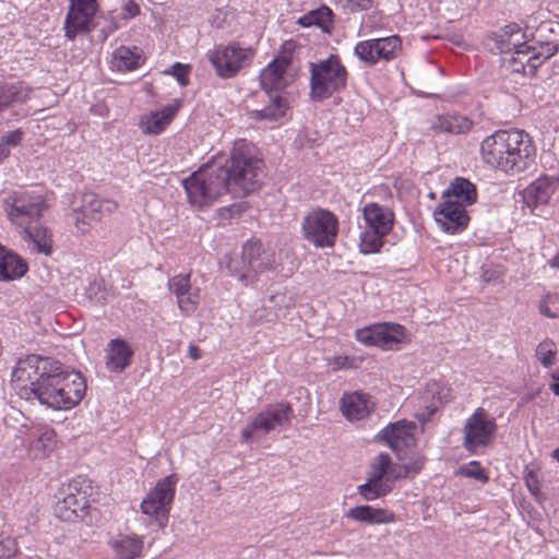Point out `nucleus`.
<instances>
[{"instance_id": "obj_1", "label": "nucleus", "mask_w": 559, "mask_h": 559, "mask_svg": "<svg viewBox=\"0 0 559 559\" xmlns=\"http://www.w3.org/2000/svg\"><path fill=\"white\" fill-rule=\"evenodd\" d=\"M12 382L21 399L37 401L57 411L73 408L86 392V381L81 372L68 370L60 361L38 355H28L17 361Z\"/></svg>"}, {"instance_id": "obj_2", "label": "nucleus", "mask_w": 559, "mask_h": 559, "mask_svg": "<svg viewBox=\"0 0 559 559\" xmlns=\"http://www.w3.org/2000/svg\"><path fill=\"white\" fill-rule=\"evenodd\" d=\"M263 162L241 147H235L224 164L206 163L182 181L188 201L199 207L209 205L226 193L234 197L254 191L263 178Z\"/></svg>"}, {"instance_id": "obj_3", "label": "nucleus", "mask_w": 559, "mask_h": 559, "mask_svg": "<svg viewBox=\"0 0 559 559\" xmlns=\"http://www.w3.org/2000/svg\"><path fill=\"white\" fill-rule=\"evenodd\" d=\"M480 156L487 165L508 175H516L534 165L536 148L530 135L522 130H498L483 140Z\"/></svg>"}, {"instance_id": "obj_4", "label": "nucleus", "mask_w": 559, "mask_h": 559, "mask_svg": "<svg viewBox=\"0 0 559 559\" xmlns=\"http://www.w3.org/2000/svg\"><path fill=\"white\" fill-rule=\"evenodd\" d=\"M224 262L229 275L237 277L243 285L253 284L260 273L277 266L275 252L265 247L260 239H250L243 246L241 254L225 255Z\"/></svg>"}, {"instance_id": "obj_5", "label": "nucleus", "mask_w": 559, "mask_h": 559, "mask_svg": "<svg viewBox=\"0 0 559 559\" xmlns=\"http://www.w3.org/2000/svg\"><path fill=\"white\" fill-rule=\"evenodd\" d=\"M310 98L322 102L346 88L348 72L337 55L309 62Z\"/></svg>"}, {"instance_id": "obj_6", "label": "nucleus", "mask_w": 559, "mask_h": 559, "mask_svg": "<svg viewBox=\"0 0 559 559\" xmlns=\"http://www.w3.org/2000/svg\"><path fill=\"white\" fill-rule=\"evenodd\" d=\"M294 409L287 402L266 405L241 431V438L250 441L275 430L287 429L294 419Z\"/></svg>"}, {"instance_id": "obj_7", "label": "nucleus", "mask_w": 559, "mask_h": 559, "mask_svg": "<svg viewBox=\"0 0 559 559\" xmlns=\"http://www.w3.org/2000/svg\"><path fill=\"white\" fill-rule=\"evenodd\" d=\"M46 209L44 195L35 190L15 191L4 200L9 219L20 228L38 223Z\"/></svg>"}, {"instance_id": "obj_8", "label": "nucleus", "mask_w": 559, "mask_h": 559, "mask_svg": "<svg viewBox=\"0 0 559 559\" xmlns=\"http://www.w3.org/2000/svg\"><path fill=\"white\" fill-rule=\"evenodd\" d=\"M302 237L316 248H332L338 234V218L329 210L317 207L301 222Z\"/></svg>"}, {"instance_id": "obj_9", "label": "nucleus", "mask_w": 559, "mask_h": 559, "mask_svg": "<svg viewBox=\"0 0 559 559\" xmlns=\"http://www.w3.org/2000/svg\"><path fill=\"white\" fill-rule=\"evenodd\" d=\"M497 428L495 417L490 416L485 408L477 407L462 428L463 448L469 453H475L478 449L489 445Z\"/></svg>"}, {"instance_id": "obj_10", "label": "nucleus", "mask_w": 559, "mask_h": 559, "mask_svg": "<svg viewBox=\"0 0 559 559\" xmlns=\"http://www.w3.org/2000/svg\"><path fill=\"white\" fill-rule=\"evenodd\" d=\"M253 58L251 48H242L237 44L218 47L209 53L211 64L222 79L234 78L240 69L250 64Z\"/></svg>"}, {"instance_id": "obj_11", "label": "nucleus", "mask_w": 559, "mask_h": 559, "mask_svg": "<svg viewBox=\"0 0 559 559\" xmlns=\"http://www.w3.org/2000/svg\"><path fill=\"white\" fill-rule=\"evenodd\" d=\"M117 207V202L112 200H102L93 192H84L79 201H74L75 226L84 234L93 223L99 222L105 213H112Z\"/></svg>"}, {"instance_id": "obj_12", "label": "nucleus", "mask_w": 559, "mask_h": 559, "mask_svg": "<svg viewBox=\"0 0 559 559\" xmlns=\"http://www.w3.org/2000/svg\"><path fill=\"white\" fill-rule=\"evenodd\" d=\"M97 12V0H70L69 11L64 21L66 37L74 40L95 27L94 17Z\"/></svg>"}, {"instance_id": "obj_13", "label": "nucleus", "mask_w": 559, "mask_h": 559, "mask_svg": "<svg viewBox=\"0 0 559 559\" xmlns=\"http://www.w3.org/2000/svg\"><path fill=\"white\" fill-rule=\"evenodd\" d=\"M356 340L367 346H377L384 350L397 347L405 337V328L397 323H379L355 332Z\"/></svg>"}, {"instance_id": "obj_14", "label": "nucleus", "mask_w": 559, "mask_h": 559, "mask_svg": "<svg viewBox=\"0 0 559 559\" xmlns=\"http://www.w3.org/2000/svg\"><path fill=\"white\" fill-rule=\"evenodd\" d=\"M178 477L175 474L160 479L141 502L144 514L167 518L175 497Z\"/></svg>"}, {"instance_id": "obj_15", "label": "nucleus", "mask_w": 559, "mask_h": 559, "mask_svg": "<svg viewBox=\"0 0 559 559\" xmlns=\"http://www.w3.org/2000/svg\"><path fill=\"white\" fill-rule=\"evenodd\" d=\"M433 216L441 229L448 234L461 233L467 227L469 221L464 204L452 199L440 203Z\"/></svg>"}, {"instance_id": "obj_16", "label": "nucleus", "mask_w": 559, "mask_h": 559, "mask_svg": "<svg viewBox=\"0 0 559 559\" xmlns=\"http://www.w3.org/2000/svg\"><path fill=\"white\" fill-rule=\"evenodd\" d=\"M415 424L407 420H400L389 424L378 435L377 438L383 440L388 447L402 460V452L415 444L413 430Z\"/></svg>"}, {"instance_id": "obj_17", "label": "nucleus", "mask_w": 559, "mask_h": 559, "mask_svg": "<svg viewBox=\"0 0 559 559\" xmlns=\"http://www.w3.org/2000/svg\"><path fill=\"white\" fill-rule=\"evenodd\" d=\"M190 274H178L168 280V289L177 298V305L183 316L192 314L200 302V289L193 288Z\"/></svg>"}, {"instance_id": "obj_18", "label": "nucleus", "mask_w": 559, "mask_h": 559, "mask_svg": "<svg viewBox=\"0 0 559 559\" xmlns=\"http://www.w3.org/2000/svg\"><path fill=\"white\" fill-rule=\"evenodd\" d=\"M530 56L525 60V62L520 59L519 61L513 58V72H524L530 74H534L535 71L550 57H552L558 51V45L554 41H542L533 38L531 40L530 46Z\"/></svg>"}, {"instance_id": "obj_19", "label": "nucleus", "mask_w": 559, "mask_h": 559, "mask_svg": "<svg viewBox=\"0 0 559 559\" xmlns=\"http://www.w3.org/2000/svg\"><path fill=\"white\" fill-rule=\"evenodd\" d=\"M340 408L343 416L349 421H358L367 418L374 409L371 395L360 391L346 392L340 400Z\"/></svg>"}, {"instance_id": "obj_20", "label": "nucleus", "mask_w": 559, "mask_h": 559, "mask_svg": "<svg viewBox=\"0 0 559 559\" xmlns=\"http://www.w3.org/2000/svg\"><path fill=\"white\" fill-rule=\"evenodd\" d=\"M559 186L555 176H540L523 191V201L532 211L539 205H546Z\"/></svg>"}, {"instance_id": "obj_21", "label": "nucleus", "mask_w": 559, "mask_h": 559, "mask_svg": "<svg viewBox=\"0 0 559 559\" xmlns=\"http://www.w3.org/2000/svg\"><path fill=\"white\" fill-rule=\"evenodd\" d=\"M105 353L106 368L115 373L123 372L131 365L134 356V350L130 344L120 337L110 340Z\"/></svg>"}, {"instance_id": "obj_22", "label": "nucleus", "mask_w": 559, "mask_h": 559, "mask_svg": "<svg viewBox=\"0 0 559 559\" xmlns=\"http://www.w3.org/2000/svg\"><path fill=\"white\" fill-rule=\"evenodd\" d=\"M525 34L515 23L506 25L499 33L497 45L501 52H514L518 55V61L521 56L525 57L530 53L531 41L524 40Z\"/></svg>"}, {"instance_id": "obj_23", "label": "nucleus", "mask_w": 559, "mask_h": 559, "mask_svg": "<svg viewBox=\"0 0 559 559\" xmlns=\"http://www.w3.org/2000/svg\"><path fill=\"white\" fill-rule=\"evenodd\" d=\"M87 506L88 500L85 493L70 484L66 496L56 503L55 512L62 521L73 522L81 516L80 513H83Z\"/></svg>"}, {"instance_id": "obj_24", "label": "nucleus", "mask_w": 559, "mask_h": 559, "mask_svg": "<svg viewBox=\"0 0 559 559\" xmlns=\"http://www.w3.org/2000/svg\"><path fill=\"white\" fill-rule=\"evenodd\" d=\"M365 227L389 234L394 225V212L391 207L376 202L366 203L362 207Z\"/></svg>"}, {"instance_id": "obj_25", "label": "nucleus", "mask_w": 559, "mask_h": 559, "mask_svg": "<svg viewBox=\"0 0 559 559\" xmlns=\"http://www.w3.org/2000/svg\"><path fill=\"white\" fill-rule=\"evenodd\" d=\"M345 518L358 523L368 525L390 524L396 520L395 514L382 508H374L369 504H361L346 511Z\"/></svg>"}, {"instance_id": "obj_26", "label": "nucleus", "mask_w": 559, "mask_h": 559, "mask_svg": "<svg viewBox=\"0 0 559 559\" xmlns=\"http://www.w3.org/2000/svg\"><path fill=\"white\" fill-rule=\"evenodd\" d=\"M28 270L26 261L0 243V282L23 277Z\"/></svg>"}, {"instance_id": "obj_27", "label": "nucleus", "mask_w": 559, "mask_h": 559, "mask_svg": "<svg viewBox=\"0 0 559 559\" xmlns=\"http://www.w3.org/2000/svg\"><path fill=\"white\" fill-rule=\"evenodd\" d=\"M473 128V121L461 114L437 115L430 122V129L453 135L465 134Z\"/></svg>"}, {"instance_id": "obj_28", "label": "nucleus", "mask_w": 559, "mask_h": 559, "mask_svg": "<svg viewBox=\"0 0 559 559\" xmlns=\"http://www.w3.org/2000/svg\"><path fill=\"white\" fill-rule=\"evenodd\" d=\"M22 237L32 246V250L45 255L52 253V239L51 235L46 227L35 223L27 227H22Z\"/></svg>"}, {"instance_id": "obj_29", "label": "nucleus", "mask_w": 559, "mask_h": 559, "mask_svg": "<svg viewBox=\"0 0 559 559\" xmlns=\"http://www.w3.org/2000/svg\"><path fill=\"white\" fill-rule=\"evenodd\" d=\"M31 90L23 82L0 83V112L23 104L29 98Z\"/></svg>"}, {"instance_id": "obj_30", "label": "nucleus", "mask_w": 559, "mask_h": 559, "mask_svg": "<svg viewBox=\"0 0 559 559\" xmlns=\"http://www.w3.org/2000/svg\"><path fill=\"white\" fill-rule=\"evenodd\" d=\"M288 71L283 69L276 62L272 61L262 70L260 74V84L266 94L277 92L285 88L289 81L287 76Z\"/></svg>"}, {"instance_id": "obj_31", "label": "nucleus", "mask_w": 559, "mask_h": 559, "mask_svg": "<svg viewBox=\"0 0 559 559\" xmlns=\"http://www.w3.org/2000/svg\"><path fill=\"white\" fill-rule=\"evenodd\" d=\"M270 98V105L262 109H254L249 111V118L257 121H277L283 118L288 109V104L285 98L277 94H266Z\"/></svg>"}, {"instance_id": "obj_32", "label": "nucleus", "mask_w": 559, "mask_h": 559, "mask_svg": "<svg viewBox=\"0 0 559 559\" xmlns=\"http://www.w3.org/2000/svg\"><path fill=\"white\" fill-rule=\"evenodd\" d=\"M443 198H455L454 201L461 202L464 206L472 205L477 201V190L469 180L457 177L453 180L449 190L443 193Z\"/></svg>"}, {"instance_id": "obj_33", "label": "nucleus", "mask_w": 559, "mask_h": 559, "mask_svg": "<svg viewBox=\"0 0 559 559\" xmlns=\"http://www.w3.org/2000/svg\"><path fill=\"white\" fill-rule=\"evenodd\" d=\"M111 547L116 559H135L142 551L143 540L136 535H121L111 543Z\"/></svg>"}, {"instance_id": "obj_34", "label": "nucleus", "mask_w": 559, "mask_h": 559, "mask_svg": "<svg viewBox=\"0 0 559 559\" xmlns=\"http://www.w3.org/2000/svg\"><path fill=\"white\" fill-rule=\"evenodd\" d=\"M141 55L138 48L120 46L112 53L111 68L117 71H132L140 67Z\"/></svg>"}, {"instance_id": "obj_35", "label": "nucleus", "mask_w": 559, "mask_h": 559, "mask_svg": "<svg viewBox=\"0 0 559 559\" xmlns=\"http://www.w3.org/2000/svg\"><path fill=\"white\" fill-rule=\"evenodd\" d=\"M333 12L328 7H321L302 15L298 23L304 27L318 26L324 33H330L333 27Z\"/></svg>"}, {"instance_id": "obj_36", "label": "nucleus", "mask_w": 559, "mask_h": 559, "mask_svg": "<svg viewBox=\"0 0 559 559\" xmlns=\"http://www.w3.org/2000/svg\"><path fill=\"white\" fill-rule=\"evenodd\" d=\"M386 234L364 227L359 235V252L374 254L380 252Z\"/></svg>"}, {"instance_id": "obj_37", "label": "nucleus", "mask_w": 559, "mask_h": 559, "mask_svg": "<svg viewBox=\"0 0 559 559\" xmlns=\"http://www.w3.org/2000/svg\"><path fill=\"white\" fill-rule=\"evenodd\" d=\"M370 468L371 472L368 478L378 483H384L385 477L388 480H394L392 471H396V467L392 466V460L388 453H379L371 462Z\"/></svg>"}, {"instance_id": "obj_38", "label": "nucleus", "mask_w": 559, "mask_h": 559, "mask_svg": "<svg viewBox=\"0 0 559 559\" xmlns=\"http://www.w3.org/2000/svg\"><path fill=\"white\" fill-rule=\"evenodd\" d=\"M391 488L384 483H378L370 478L357 487L358 495L366 501H373L388 495Z\"/></svg>"}, {"instance_id": "obj_39", "label": "nucleus", "mask_w": 559, "mask_h": 559, "mask_svg": "<svg viewBox=\"0 0 559 559\" xmlns=\"http://www.w3.org/2000/svg\"><path fill=\"white\" fill-rule=\"evenodd\" d=\"M377 49L379 50L380 59L385 61L393 60L401 50V39L396 35L376 39Z\"/></svg>"}, {"instance_id": "obj_40", "label": "nucleus", "mask_w": 559, "mask_h": 559, "mask_svg": "<svg viewBox=\"0 0 559 559\" xmlns=\"http://www.w3.org/2000/svg\"><path fill=\"white\" fill-rule=\"evenodd\" d=\"M355 55L368 66H374L380 59L376 39L362 40L356 44Z\"/></svg>"}, {"instance_id": "obj_41", "label": "nucleus", "mask_w": 559, "mask_h": 559, "mask_svg": "<svg viewBox=\"0 0 559 559\" xmlns=\"http://www.w3.org/2000/svg\"><path fill=\"white\" fill-rule=\"evenodd\" d=\"M556 355L557 346L555 342L549 338L542 341L536 348V356L546 368L552 366Z\"/></svg>"}, {"instance_id": "obj_42", "label": "nucleus", "mask_w": 559, "mask_h": 559, "mask_svg": "<svg viewBox=\"0 0 559 559\" xmlns=\"http://www.w3.org/2000/svg\"><path fill=\"white\" fill-rule=\"evenodd\" d=\"M425 459L423 456L416 455L414 457H411V460L407 463L399 467V471H392V478L399 479L414 476L423 469Z\"/></svg>"}, {"instance_id": "obj_43", "label": "nucleus", "mask_w": 559, "mask_h": 559, "mask_svg": "<svg viewBox=\"0 0 559 559\" xmlns=\"http://www.w3.org/2000/svg\"><path fill=\"white\" fill-rule=\"evenodd\" d=\"M53 431H45L37 439L32 442V450L35 455H46L52 451L56 440Z\"/></svg>"}, {"instance_id": "obj_44", "label": "nucleus", "mask_w": 559, "mask_h": 559, "mask_svg": "<svg viewBox=\"0 0 559 559\" xmlns=\"http://www.w3.org/2000/svg\"><path fill=\"white\" fill-rule=\"evenodd\" d=\"M460 474L468 478H474L481 484H486L488 481V476L480 466V463L477 461H472L466 466H462L460 468Z\"/></svg>"}, {"instance_id": "obj_45", "label": "nucleus", "mask_w": 559, "mask_h": 559, "mask_svg": "<svg viewBox=\"0 0 559 559\" xmlns=\"http://www.w3.org/2000/svg\"><path fill=\"white\" fill-rule=\"evenodd\" d=\"M296 48V44L292 40L285 41L282 46L281 53L273 60L283 69L289 71V68L293 64V52Z\"/></svg>"}, {"instance_id": "obj_46", "label": "nucleus", "mask_w": 559, "mask_h": 559, "mask_svg": "<svg viewBox=\"0 0 559 559\" xmlns=\"http://www.w3.org/2000/svg\"><path fill=\"white\" fill-rule=\"evenodd\" d=\"M168 126V122H166L164 119H162V116L155 111L150 115L146 122L144 123V132L150 134H158Z\"/></svg>"}, {"instance_id": "obj_47", "label": "nucleus", "mask_w": 559, "mask_h": 559, "mask_svg": "<svg viewBox=\"0 0 559 559\" xmlns=\"http://www.w3.org/2000/svg\"><path fill=\"white\" fill-rule=\"evenodd\" d=\"M524 480L528 491L537 497L540 495V481L538 477V473L534 469H525L524 472Z\"/></svg>"}, {"instance_id": "obj_48", "label": "nucleus", "mask_w": 559, "mask_h": 559, "mask_svg": "<svg viewBox=\"0 0 559 559\" xmlns=\"http://www.w3.org/2000/svg\"><path fill=\"white\" fill-rule=\"evenodd\" d=\"M188 71V66H185L180 62H176L171 66L170 70L165 71V73L173 74L181 86H187L189 84Z\"/></svg>"}, {"instance_id": "obj_49", "label": "nucleus", "mask_w": 559, "mask_h": 559, "mask_svg": "<svg viewBox=\"0 0 559 559\" xmlns=\"http://www.w3.org/2000/svg\"><path fill=\"white\" fill-rule=\"evenodd\" d=\"M17 554V545L13 538H4L0 542V558L10 559Z\"/></svg>"}, {"instance_id": "obj_50", "label": "nucleus", "mask_w": 559, "mask_h": 559, "mask_svg": "<svg viewBox=\"0 0 559 559\" xmlns=\"http://www.w3.org/2000/svg\"><path fill=\"white\" fill-rule=\"evenodd\" d=\"M24 132L22 129H16L4 134L1 138V142H3L7 146H17L23 140Z\"/></svg>"}, {"instance_id": "obj_51", "label": "nucleus", "mask_w": 559, "mask_h": 559, "mask_svg": "<svg viewBox=\"0 0 559 559\" xmlns=\"http://www.w3.org/2000/svg\"><path fill=\"white\" fill-rule=\"evenodd\" d=\"M179 107L180 103L176 100V103L165 106L162 110L157 112L162 116V119H164L169 124L170 121L176 116L177 111L179 110Z\"/></svg>"}, {"instance_id": "obj_52", "label": "nucleus", "mask_w": 559, "mask_h": 559, "mask_svg": "<svg viewBox=\"0 0 559 559\" xmlns=\"http://www.w3.org/2000/svg\"><path fill=\"white\" fill-rule=\"evenodd\" d=\"M140 12V8L139 5L134 2V1H128L123 8H122V13H121V17L123 20H129V19H132L134 17L135 15H138Z\"/></svg>"}, {"instance_id": "obj_53", "label": "nucleus", "mask_w": 559, "mask_h": 559, "mask_svg": "<svg viewBox=\"0 0 559 559\" xmlns=\"http://www.w3.org/2000/svg\"><path fill=\"white\" fill-rule=\"evenodd\" d=\"M331 366L333 370H340L344 368H350L352 359L347 356H335L331 360Z\"/></svg>"}, {"instance_id": "obj_54", "label": "nucleus", "mask_w": 559, "mask_h": 559, "mask_svg": "<svg viewBox=\"0 0 559 559\" xmlns=\"http://www.w3.org/2000/svg\"><path fill=\"white\" fill-rule=\"evenodd\" d=\"M120 27V25L115 21V19L112 17L111 21L106 25L104 26L102 29H100V33H99V39L102 41H106L107 38L109 37V35H111L115 31H117L118 28Z\"/></svg>"}, {"instance_id": "obj_55", "label": "nucleus", "mask_w": 559, "mask_h": 559, "mask_svg": "<svg viewBox=\"0 0 559 559\" xmlns=\"http://www.w3.org/2000/svg\"><path fill=\"white\" fill-rule=\"evenodd\" d=\"M551 378L555 382L550 384V390L555 395L559 396V374L552 373Z\"/></svg>"}, {"instance_id": "obj_56", "label": "nucleus", "mask_w": 559, "mask_h": 559, "mask_svg": "<svg viewBox=\"0 0 559 559\" xmlns=\"http://www.w3.org/2000/svg\"><path fill=\"white\" fill-rule=\"evenodd\" d=\"M189 356L193 359V360H198L200 357H201V353H200V349L197 345H193L191 344L189 346Z\"/></svg>"}, {"instance_id": "obj_57", "label": "nucleus", "mask_w": 559, "mask_h": 559, "mask_svg": "<svg viewBox=\"0 0 559 559\" xmlns=\"http://www.w3.org/2000/svg\"><path fill=\"white\" fill-rule=\"evenodd\" d=\"M539 312L547 318L557 317V314L554 313L547 305H539Z\"/></svg>"}, {"instance_id": "obj_58", "label": "nucleus", "mask_w": 559, "mask_h": 559, "mask_svg": "<svg viewBox=\"0 0 559 559\" xmlns=\"http://www.w3.org/2000/svg\"><path fill=\"white\" fill-rule=\"evenodd\" d=\"M10 154L9 147L0 142V163H2Z\"/></svg>"}, {"instance_id": "obj_59", "label": "nucleus", "mask_w": 559, "mask_h": 559, "mask_svg": "<svg viewBox=\"0 0 559 559\" xmlns=\"http://www.w3.org/2000/svg\"><path fill=\"white\" fill-rule=\"evenodd\" d=\"M548 263L551 267L559 270V252Z\"/></svg>"}, {"instance_id": "obj_60", "label": "nucleus", "mask_w": 559, "mask_h": 559, "mask_svg": "<svg viewBox=\"0 0 559 559\" xmlns=\"http://www.w3.org/2000/svg\"><path fill=\"white\" fill-rule=\"evenodd\" d=\"M433 413H435V409H431L428 415L419 414V415H417V419L420 421H427L433 415Z\"/></svg>"}, {"instance_id": "obj_61", "label": "nucleus", "mask_w": 559, "mask_h": 559, "mask_svg": "<svg viewBox=\"0 0 559 559\" xmlns=\"http://www.w3.org/2000/svg\"><path fill=\"white\" fill-rule=\"evenodd\" d=\"M554 459H556L559 462V449H556L552 453Z\"/></svg>"}]
</instances>
